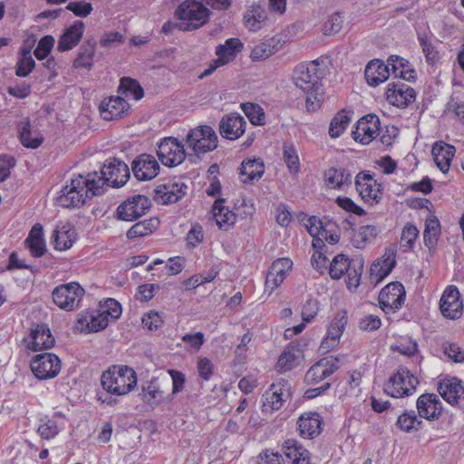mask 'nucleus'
I'll return each mask as SVG.
<instances>
[{
    "instance_id": "a18cd8bd",
    "label": "nucleus",
    "mask_w": 464,
    "mask_h": 464,
    "mask_svg": "<svg viewBox=\"0 0 464 464\" xmlns=\"http://www.w3.org/2000/svg\"><path fill=\"white\" fill-rule=\"evenodd\" d=\"M19 140L21 143L29 149H37L44 142V137L37 134L33 137L30 121L21 122L19 125Z\"/></svg>"
},
{
    "instance_id": "b1692460",
    "label": "nucleus",
    "mask_w": 464,
    "mask_h": 464,
    "mask_svg": "<svg viewBox=\"0 0 464 464\" xmlns=\"http://www.w3.org/2000/svg\"><path fill=\"white\" fill-rule=\"evenodd\" d=\"M84 27V23L77 20L72 25L65 28L58 40L57 50L65 52L75 47L82 37Z\"/></svg>"
},
{
    "instance_id": "cd10ccee",
    "label": "nucleus",
    "mask_w": 464,
    "mask_h": 464,
    "mask_svg": "<svg viewBox=\"0 0 464 464\" xmlns=\"http://www.w3.org/2000/svg\"><path fill=\"white\" fill-rule=\"evenodd\" d=\"M169 381L160 380V378L153 377L150 382L142 386L140 395L143 401L150 405H159L164 400V386L168 385Z\"/></svg>"
},
{
    "instance_id": "5701e85b",
    "label": "nucleus",
    "mask_w": 464,
    "mask_h": 464,
    "mask_svg": "<svg viewBox=\"0 0 464 464\" xmlns=\"http://www.w3.org/2000/svg\"><path fill=\"white\" fill-rule=\"evenodd\" d=\"M101 115L105 121H114L127 114L130 105L120 96L104 99L100 104Z\"/></svg>"
},
{
    "instance_id": "ddd939ff",
    "label": "nucleus",
    "mask_w": 464,
    "mask_h": 464,
    "mask_svg": "<svg viewBox=\"0 0 464 464\" xmlns=\"http://www.w3.org/2000/svg\"><path fill=\"white\" fill-rule=\"evenodd\" d=\"M30 367L37 379H52L61 371V360L54 353H44L32 359Z\"/></svg>"
},
{
    "instance_id": "e2e57ef3",
    "label": "nucleus",
    "mask_w": 464,
    "mask_h": 464,
    "mask_svg": "<svg viewBox=\"0 0 464 464\" xmlns=\"http://www.w3.org/2000/svg\"><path fill=\"white\" fill-rule=\"evenodd\" d=\"M100 311L102 314L111 316L112 319H118L122 312L121 304L113 298H108L103 303H100Z\"/></svg>"
},
{
    "instance_id": "7c9ffc66",
    "label": "nucleus",
    "mask_w": 464,
    "mask_h": 464,
    "mask_svg": "<svg viewBox=\"0 0 464 464\" xmlns=\"http://www.w3.org/2000/svg\"><path fill=\"white\" fill-rule=\"evenodd\" d=\"M387 63L395 77L408 82H414L416 80V72L408 60L399 55H391Z\"/></svg>"
},
{
    "instance_id": "ea45409f",
    "label": "nucleus",
    "mask_w": 464,
    "mask_h": 464,
    "mask_svg": "<svg viewBox=\"0 0 464 464\" xmlns=\"http://www.w3.org/2000/svg\"><path fill=\"white\" fill-rule=\"evenodd\" d=\"M352 111H346L344 109L336 113L329 125L328 132L331 138H338L343 133L352 121Z\"/></svg>"
},
{
    "instance_id": "473e14b6",
    "label": "nucleus",
    "mask_w": 464,
    "mask_h": 464,
    "mask_svg": "<svg viewBox=\"0 0 464 464\" xmlns=\"http://www.w3.org/2000/svg\"><path fill=\"white\" fill-rule=\"evenodd\" d=\"M283 449L286 458L293 460V464H310V452L296 440H286Z\"/></svg>"
},
{
    "instance_id": "8fccbe9b",
    "label": "nucleus",
    "mask_w": 464,
    "mask_h": 464,
    "mask_svg": "<svg viewBox=\"0 0 464 464\" xmlns=\"http://www.w3.org/2000/svg\"><path fill=\"white\" fill-rule=\"evenodd\" d=\"M351 259L344 254L335 256L329 266V275L333 279L338 280L349 270Z\"/></svg>"
},
{
    "instance_id": "bf43d9fd",
    "label": "nucleus",
    "mask_w": 464,
    "mask_h": 464,
    "mask_svg": "<svg viewBox=\"0 0 464 464\" xmlns=\"http://www.w3.org/2000/svg\"><path fill=\"white\" fill-rule=\"evenodd\" d=\"M283 158L290 172L296 173L299 171V158L293 144L284 146Z\"/></svg>"
},
{
    "instance_id": "dca6fc26",
    "label": "nucleus",
    "mask_w": 464,
    "mask_h": 464,
    "mask_svg": "<svg viewBox=\"0 0 464 464\" xmlns=\"http://www.w3.org/2000/svg\"><path fill=\"white\" fill-rule=\"evenodd\" d=\"M290 383L285 379H278L271 384L270 388L263 394V411H277L282 408L288 398Z\"/></svg>"
},
{
    "instance_id": "052dcab7",
    "label": "nucleus",
    "mask_w": 464,
    "mask_h": 464,
    "mask_svg": "<svg viewBox=\"0 0 464 464\" xmlns=\"http://www.w3.org/2000/svg\"><path fill=\"white\" fill-rule=\"evenodd\" d=\"M275 53V45L267 42H262L254 46L250 53V58L252 61H262L269 58Z\"/></svg>"
},
{
    "instance_id": "58836bf2",
    "label": "nucleus",
    "mask_w": 464,
    "mask_h": 464,
    "mask_svg": "<svg viewBox=\"0 0 464 464\" xmlns=\"http://www.w3.org/2000/svg\"><path fill=\"white\" fill-rule=\"evenodd\" d=\"M423 421L418 418L415 411H404L396 420L395 426L403 432L411 433L422 428Z\"/></svg>"
},
{
    "instance_id": "774afa93",
    "label": "nucleus",
    "mask_w": 464,
    "mask_h": 464,
    "mask_svg": "<svg viewBox=\"0 0 464 464\" xmlns=\"http://www.w3.org/2000/svg\"><path fill=\"white\" fill-rule=\"evenodd\" d=\"M293 262L289 258H278L270 266V277L282 276L285 279L286 273L292 268Z\"/></svg>"
},
{
    "instance_id": "e433bc0d",
    "label": "nucleus",
    "mask_w": 464,
    "mask_h": 464,
    "mask_svg": "<svg viewBox=\"0 0 464 464\" xmlns=\"http://www.w3.org/2000/svg\"><path fill=\"white\" fill-rule=\"evenodd\" d=\"M264 172V161L261 159H253L242 161L239 173L246 177L242 180L244 183H251L255 179L258 180Z\"/></svg>"
},
{
    "instance_id": "864d4df0",
    "label": "nucleus",
    "mask_w": 464,
    "mask_h": 464,
    "mask_svg": "<svg viewBox=\"0 0 464 464\" xmlns=\"http://www.w3.org/2000/svg\"><path fill=\"white\" fill-rule=\"evenodd\" d=\"M242 110L252 124L257 126H263L266 124L265 112L258 104L250 102L243 103Z\"/></svg>"
},
{
    "instance_id": "5fc2aeb1",
    "label": "nucleus",
    "mask_w": 464,
    "mask_h": 464,
    "mask_svg": "<svg viewBox=\"0 0 464 464\" xmlns=\"http://www.w3.org/2000/svg\"><path fill=\"white\" fill-rule=\"evenodd\" d=\"M396 266V260L390 261L387 267H383L380 261H374L370 267L371 280H375V285L382 282Z\"/></svg>"
},
{
    "instance_id": "3c124183",
    "label": "nucleus",
    "mask_w": 464,
    "mask_h": 464,
    "mask_svg": "<svg viewBox=\"0 0 464 464\" xmlns=\"http://www.w3.org/2000/svg\"><path fill=\"white\" fill-rule=\"evenodd\" d=\"M377 227L372 225L362 226L359 231L353 235L352 242L356 248H363L367 242L377 236Z\"/></svg>"
},
{
    "instance_id": "0eeeda50",
    "label": "nucleus",
    "mask_w": 464,
    "mask_h": 464,
    "mask_svg": "<svg viewBox=\"0 0 464 464\" xmlns=\"http://www.w3.org/2000/svg\"><path fill=\"white\" fill-rule=\"evenodd\" d=\"M151 208L150 199L140 194L122 201L117 208L115 217L119 220L132 222L144 216Z\"/></svg>"
},
{
    "instance_id": "f3484780",
    "label": "nucleus",
    "mask_w": 464,
    "mask_h": 464,
    "mask_svg": "<svg viewBox=\"0 0 464 464\" xmlns=\"http://www.w3.org/2000/svg\"><path fill=\"white\" fill-rule=\"evenodd\" d=\"M385 95L387 102L398 108H406L416 99L415 90L401 81L388 83Z\"/></svg>"
},
{
    "instance_id": "4d7b16f0",
    "label": "nucleus",
    "mask_w": 464,
    "mask_h": 464,
    "mask_svg": "<svg viewBox=\"0 0 464 464\" xmlns=\"http://www.w3.org/2000/svg\"><path fill=\"white\" fill-rule=\"evenodd\" d=\"M37 432L42 439H53L59 433L56 420L48 419L47 417L41 419V424L37 429Z\"/></svg>"
},
{
    "instance_id": "4c0bfd02",
    "label": "nucleus",
    "mask_w": 464,
    "mask_h": 464,
    "mask_svg": "<svg viewBox=\"0 0 464 464\" xmlns=\"http://www.w3.org/2000/svg\"><path fill=\"white\" fill-rule=\"evenodd\" d=\"M326 185L340 189L343 185L352 184V175L345 169L330 168L324 171Z\"/></svg>"
},
{
    "instance_id": "393cba45",
    "label": "nucleus",
    "mask_w": 464,
    "mask_h": 464,
    "mask_svg": "<svg viewBox=\"0 0 464 464\" xmlns=\"http://www.w3.org/2000/svg\"><path fill=\"white\" fill-rule=\"evenodd\" d=\"M390 66L382 60L374 59L368 63L364 70V77L367 83L376 87L388 80L390 76Z\"/></svg>"
},
{
    "instance_id": "338daca9",
    "label": "nucleus",
    "mask_w": 464,
    "mask_h": 464,
    "mask_svg": "<svg viewBox=\"0 0 464 464\" xmlns=\"http://www.w3.org/2000/svg\"><path fill=\"white\" fill-rule=\"evenodd\" d=\"M335 203L343 210L350 213H353L359 217H362L366 214L365 210L362 208L358 206L352 198L348 197L339 196L335 199Z\"/></svg>"
},
{
    "instance_id": "39448f33",
    "label": "nucleus",
    "mask_w": 464,
    "mask_h": 464,
    "mask_svg": "<svg viewBox=\"0 0 464 464\" xmlns=\"http://www.w3.org/2000/svg\"><path fill=\"white\" fill-rule=\"evenodd\" d=\"M101 177L96 176L98 186L104 185L113 188L122 187L130 179V173L128 165L116 158L108 159L101 169Z\"/></svg>"
},
{
    "instance_id": "9d476101",
    "label": "nucleus",
    "mask_w": 464,
    "mask_h": 464,
    "mask_svg": "<svg viewBox=\"0 0 464 464\" xmlns=\"http://www.w3.org/2000/svg\"><path fill=\"white\" fill-rule=\"evenodd\" d=\"M157 155L161 163L169 168L181 164L186 159L184 145L173 137H166L160 141Z\"/></svg>"
},
{
    "instance_id": "f8f14e48",
    "label": "nucleus",
    "mask_w": 464,
    "mask_h": 464,
    "mask_svg": "<svg viewBox=\"0 0 464 464\" xmlns=\"http://www.w3.org/2000/svg\"><path fill=\"white\" fill-rule=\"evenodd\" d=\"M406 292L403 285L398 281L385 285L380 292L378 301L380 307L385 313L396 312L404 304Z\"/></svg>"
},
{
    "instance_id": "de8ad7c7",
    "label": "nucleus",
    "mask_w": 464,
    "mask_h": 464,
    "mask_svg": "<svg viewBox=\"0 0 464 464\" xmlns=\"http://www.w3.org/2000/svg\"><path fill=\"white\" fill-rule=\"evenodd\" d=\"M324 222L316 216H311L307 218L305 223L306 229L310 236L313 237L312 246L314 249H324L326 248L324 243L319 238L320 230L323 227Z\"/></svg>"
},
{
    "instance_id": "f704fd0d",
    "label": "nucleus",
    "mask_w": 464,
    "mask_h": 464,
    "mask_svg": "<svg viewBox=\"0 0 464 464\" xmlns=\"http://www.w3.org/2000/svg\"><path fill=\"white\" fill-rule=\"evenodd\" d=\"M96 44L97 42L94 38L87 39L82 44L78 55L73 62L74 68H84L87 70L92 68Z\"/></svg>"
},
{
    "instance_id": "4468645a",
    "label": "nucleus",
    "mask_w": 464,
    "mask_h": 464,
    "mask_svg": "<svg viewBox=\"0 0 464 464\" xmlns=\"http://www.w3.org/2000/svg\"><path fill=\"white\" fill-rule=\"evenodd\" d=\"M187 190L188 186L183 181L171 179L154 188L153 198L164 205L176 203L185 197Z\"/></svg>"
},
{
    "instance_id": "13d9d810",
    "label": "nucleus",
    "mask_w": 464,
    "mask_h": 464,
    "mask_svg": "<svg viewBox=\"0 0 464 464\" xmlns=\"http://www.w3.org/2000/svg\"><path fill=\"white\" fill-rule=\"evenodd\" d=\"M418 235L419 230L414 225L407 224L404 227L401 237V246L404 252H407L413 247Z\"/></svg>"
},
{
    "instance_id": "1a4fd4ad",
    "label": "nucleus",
    "mask_w": 464,
    "mask_h": 464,
    "mask_svg": "<svg viewBox=\"0 0 464 464\" xmlns=\"http://www.w3.org/2000/svg\"><path fill=\"white\" fill-rule=\"evenodd\" d=\"M218 142L216 131L208 125L190 130L187 135V143L197 155L213 151L218 148Z\"/></svg>"
},
{
    "instance_id": "f03ea898",
    "label": "nucleus",
    "mask_w": 464,
    "mask_h": 464,
    "mask_svg": "<svg viewBox=\"0 0 464 464\" xmlns=\"http://www.w3.org/2000/svg\"><path fill=\"white\" fill-rule=\"evenodd\" d=\"M319 65L318 60L301 63L293 72L295 84L306 94L305 106L308 111H314L320 107L324 93L322 80L325 73Z\"/></svg>"
},
{
    "instance_id": "412c9836",
    "label": "nucleus",
    "mask_w": 464,
    "mask_h": 464,
    "mask_svg": "<svg viewBox=\"0 0 464 464\" xmlns=\"http://www.w3.org/2000/svg\"><path fill=\"white\" fill-rule=\"evenodd\" d=\"M348 319L345 311L338 313L332 320L327 329V336L323 340L320 349L324 353H328L339 343L343 330L347 324Z\"/></svg>"
},
{
    "instance_id": "79ce46f5",
    "label": "nucleus",
    "mask_w": 464,
    "mask_h": 464,
    "mask_svg": "<svg viewBox=\"0 0 464 464\" xmlns=\"http://www.w3.org/2000/svg\"><path fill=\"white\" fill-rule=\"evenodd\" d=\"M363 264L364 260L362 256H355L351 259L349 270L345 271V275H347L346 286L349 290H355L359 286Z\"/></svg>"
},
{
    "instance_id": "69168bd1",
    "label": "nucleus",
    "mask_w": 464,
    "mask_h": 464,
    "mask_svg": "<svg viewBox=\"0 0 464 464\" xmlns=\"http://www.w3.org/2000/svg\"><path fill=\"white\" fill-rule=\"evenodd\" d=\"M291 348L292 343L287 346V349L278 358L277 365L281 371H290L296 364L297 356Z\"/></svg>"
},
{
    "instance_id": "603ef678",
    "label": "nucleus",
    "mask_w": 464,
    "mask_h": 464,
    "mask_svg": "<svg viewBox=\"0 0 464 464\" xmlns=\"http://www.w3.org/2000/svg\"><path fill=\"white\" fill-rule=\"evenodd\" d=\"M325 363H327V361L319 360L308 369L304 375V382L307 385H314L327 378L323 369L325 367Z\"/></svg>"
},
{
    "instance_id": "2f4dec72",
    "label": "nucleus",
    "mask_w": 464,
    "mask_h": 464,
    "mask_svg": "<svg viewBox=\"0 0 464 464\" xmlns=\"http://www.w3.org/2000/svg\"><path fill=\"white\" fill-rule=\"evenodd\" d=\"M438 391L441 397L450 404L459 403V400H464V384L457 378L440 383Z\"/></svg>"
},
{
    "instance_id": "37998d69",
    "label": "nucleus",
    "mask_w": 464,
    "mask_h": 464,
    "mask_svg": "<svg viewBox=\"0 0 464 464\" xmlns=\"http://www.w3.org/2000/svg\"><path fill=\"white\" fill-rule=\"evenodd\" d=\"M266 17V12L260 5H252L244 14V23L250 31L256 32Z\"/></svg>"
},
{
    "instance_id": "6e6552de",
    "label": "nucleus",
    "mask_w": 464,
    "mask_h": 464,
    "mask_svg": "<svg viewBox=\"0 0 464 464\" xmlns=\"http://www.w3.org/2000/svg\"><path fill=\"white\" fill-rule=\"evenodd\" d=\"M84 289L77 283L71 282L56 286L53 293V303L64 311H73L84 295Z\"/></svg>"
},
{
    "instance_id": "c9c22d12",
    "label": "nucleus",
    "mask_w": 464,
    "mask_h": 464,
    "mask_svg": "<svg viewBox=\"0 0 464 464\" xmlns=\"http://www.w3.org/2000/svg\"><path fill=\"white\" fill-rule=\"evenodd\" d=\"M53 244L56 250L62 251L69 249L76 239V232L71 225H63L53 230Z\"/></svg>"
},
{
    "instance_id": "09e8293b",
    "label": "nucleus",
    "mask_w": 464,
    "mask_h": 464,
    "mask_svg": "<svg viewBox=\"0 0 464 464\" xmlns=\"http://www.w3.org/2000/svg\"><path fill=\"white\" fill-rule=\"evenodd\" d=\"M119 92L125 96H132L136 101L140 100L144 96V91L140 82L130 77H122L121 79Z\"/></svg>"
},
{
    "instance_id": "7ed1b4c3",
    "label": "nucleus",
    "mask_w": 464,
    "mask_h": 464,
    "mask_svg": "<svg viewBox=\"0 0 464 464\" xmlns=\"http://www.w3.org/2000/svg\"><path fill=\"white\" fill-rule=\"evenodd\" d=\"M97 172L89 173L86 177L78 175L71 179V183L63 187L58 197L55 198L56 205L74 208L82 206L89 193L92 196L103 194L102 186L96 183Z\"/></svg>"
},
{
    "instance_id": "bb28decb",
    "label": "nucleus",
    "mask_w": 464,
    "mask_h": 464,
    "mask_svg": "<svg viewBox=\"0 0 464 464\" xmlns=\"http://www.w3.org/2000/svg\"><path fill=\"white\" fill-rule=\"evenodd\" d=\"M455 152V147L444 141H437L433 145L431 153L437 167L442 173L446 174L450 170Z\"/></svg>"
},
{
    "instance_id": "c03bdc74",
    "label": "nucleus",
    "mask_w": 464,
    "mask_h": 464,
    "mask_svg": "<svg viewBox=\"0 0 464 464\" xmlns=\"http://www.w3.org/2000/svg\"><path fill=\"white\" fill-rule=\"evenodd\" d=\"M440 234V223L439 219L431 216L426 219L423 232L424 244L429 248H434Z\"/></svg>"
},
{
    "instance_id": "20e7f679",
    "label": "nucleus",
    "mask_w": 464,
    "mask_h": 464,
    "mask_svg": "<svg viewBox=\"0 0 464 464\" xmlns=\"http://www.w3.org/2000/svg\"><path fill=\"white\" fill-rule=\"evenodd\" d=\"M211 12L202 4L201 1L185 0L179 5L174 15L182 21L179 24V30L193 31L202 27L208 20Z\"/></svg>"
},
{
    "instance_id": "a211bd4d",
    "label": "nucleus",
    "mask_w": 464,
    "mask_h": 464,
    "mask_svg": "<svg viewBox=\"0 0 464 464\" xmlns=\"http://www.w3.org/2000/svg\"><path fill=\"white\" fill-rule=\"evenodd\" d=\"M160 169L157 160L145 153L136 157L131 163L133 175L140 181L153 179L159 174Z\"/></svg>"
},
{
    "instance_id": "aec40b11",
    "label": "nucleus",
    "mask_w": 464,
    "mask_h": 464,
    "mask_svg": "<svg viewBox=\"0 0 464 464\" xmlns=\"http://www.w3.org/2000/svg\"><path fill=\"white\" fill-rule=\"evenodd\" d=\"M441 314L448 318L457 319L462 314V303L456 286L450 285L442 294L440 301Z\"/></svg>"
},
{
    "instance_id": "9b49d317",
    "label": "nucleus",
    "mask_w": 464,
    "mask_h": 464,
    "mask_svg": "<svg viewBox=\"0 0 464 464\" xmlns=\"http://www.w3.org/2000/svg\"><path fill=\"white\" fill-rule=\"evenodd\" d=\"M356 191L365 203L378 204L382 200V186L373 179L370 171H360L354 180Z\"/></svg>"
},
{
    "instance_id": "a878e982",
    "label": "nucleus",
    "mask_w": 464,
    "mask_h": 464,
    "mask_svg": "<svg viewBox=\"0 0 464 464\" xmlns=\"http://www.w3.org/2000/svg\"><path fill=\"white\" fill-rule=\"evenodd\" d=\"M30 336L32 341L28 343V347L33 351L46 350L54 345V337L50 328L44 324H39L32 329Z\"/></svg>"
},
{
    "instance_id": "f257e3e1",
    "label": "nucleus",
    "mask_w": 464,
    "mask_h": 464,
    "mask_svg": "<svg viewBox=\"0 0 464 464\" xmlns=\"http://www.w3.org/2000/svg\"><path fill=\"white\" fill-rule=\"evenodd\" d=\"M103 392H97L102 404L114 406L118 400L112 396H122L130 392L137 385L135 371L127 365H111L101 376Z\"/></svg>"
},
{
    "instance_id": "49530a36",
    "label": "nucleus",
    "mask_w": 464,
    "mask_h": 464,
    "mask_svg": "<svg viewBox=\"0 0 464 464\" xmlns=\"http://www.w3.org/2000/svg\"><path fill=\"white\" fill-rule=\"evenodd\" d=\"M433 398H436L434 393H424L420 395L416 401V407L420 418L429 420H436L435 411H432Z\"/></svg>"
},
{
    "instance_id": "423d86ee",
    "label": "nucleus",
    "mask_w": 464,
    "mask_h": 464,
    "mask_svg": "<svg viewBox=\"0 0 464 464\" xmlns=\"http://www.w3.org/2000/svg\"><path fill=\"white\" fill-rule=\"evenodd\" d=\"M418 384V379L407 368L401 367L384 384V392L394 398L409 396Z\"/></svg>"
},
{
    "instance_id": "0e129e2a",
    "label": "nucleus",
    "mask_w": 464,
    "mask_h": 464,
    "mask_svg": "<svg viewBox=\"0 0 464 464\" xmlns=\"http://www.w3.org/2000/svg\"><path fill=\"white\" fill-rule=\"evenodd\" d=\"M54 38L52 35L42 37L34 50L35 57L40 61L47 58L54 45Z\"/></svg>"
},
{
    "instance_id": "4be33fe9",
    "label": "nucleus",
    "mask_w": 464,
    "mask_h": 464,
    "mask_svg": "<svg viewBox=\"0 0 464 464\" xmlns=\"http://www.w3.org/2000/svg\"><path fill=\"white\" fill-rule=\"evenodd\" d=\"M108 318L101 311H85L80 313L77 317L76 327L81 332L97 333L105 329L108 325Z\"/></svg>"
},
{
    "instance_id": "c85d7f7f",
    "label": "nucleus",
    "mask_w": 464,
    "mask_h": 464,
    "mask_svg": "<svg viewBox=\"0 0 464 464\" xmlns=\"http://www.w3.org/2000/svg\"><path fill=\"white\" fill-rule=\"evenodd\" d=\"M299 433L303 438L314 439L321 433V417L317 412H305L297 421Z\"/></svg>"
},
{
    "instance_id": "a19ab883",
    "label": "nucleus",
    "mask_w": 464,
    "mask_h": 464,
    "mask_svg": "<svg viewBox=\"0 0 464 464\" xmlns=\"http://www.w3.org/2000/svg\"><path fill=\"white\" fill-rule=\"evenodd\" d=\"M160 219L157 218H150L142 221L135 223L128 231L127 237L134 239L136 237H145L158 228Z\"/></svg>"
},
{
    "instance_id": "c756f323",
    "label": "nucleus",
    "mask_w": 464,
    "mask_h": 464,
    "mask_svg": "<svg viewBox=\"0 0 464 464\" xmlns=\"http://www.w3.org/2000/svg\"><path fill=\"white\" fill-rule=\"evenodd\" d=\"M225 201V198H217L212 206V213L218 227L227 231L235 224L237 216L227 207L224 206Z\"/></svg>"
},
{
    "instance_id": "72a5a7b5",
    "label": "nucleus",
    "mask_w": 464,
    "mask_h": 464,
    "mask_svg": "<svg viewBox=\"0 0 464 464\" xmlns=\"http://www.w3.org/2000/svg\"><path fill=\"white\" fill-rule=\"evenodd\" d=\"M243 44L238 38H228L225 44H219L216 48V54L218 56L215 63L226 64L233 60L237 53L241 52Z\"/></svg>"
},
{
    "instance_id": "2eb2a0df",
    "label": "nucleus",
    "mask_w": 464,
    "mask_h": 464,
    "mask_svg": "<svg viewBox=\"0 0 464 464\" xmlns=\"http://www.w3.org/2000/svg\"><path fill=\"white\" fill-rule=\"evenodd\" d=\"M380 119L376 114L371 113L358 120L354 130L352 131V137L355 141L367 145L380 134Z\"/></svg>"
},
{
    "instance_id": "680f3d73",
    "label": "nucleus",
    "mask_w": 464,
    "mask_h": 464,
    "mask_svg": "<svg viewBox=\"0 0 464 464\" xmlns=\"http://www.w3.org/2000/svg\"><path fill=\"white\" fill-rule=\"evenodd\" d=\"M337 227L334 222L324 223L320 230L319 238L322 239L323 243L334 245L340 239V235L337 233Z\"/></svg>"
},
{
    "instance_id": "6e6d98bb",
    "label": "nucleus",
    "mask_w": 464,
    "mask_h": 464,
    "mask_svg": "<svg viewBox=\"0 0 464 464\" xmlns=\"http://www.w3.org/2000/svg\"><path fill=\"white\" fill-rule=\"evenodd\" d=\"M418 40L422 48L426 62L430 65H434L440 60L439 52L426 35L419 36Z\"/></svg>"
},
{
    "instance_id": "6ab92c4d",
    "label": "nucleus",
    "mask_w": 464,
    "mask_h": 464,
    "mask_svg": "<svg viewBox=\"0 0 464 464\" xmlns=\"http://www.w3.org/2000/svg\"><path fill=\"white\" fill-rule=\"evenodd\" d=\"M218 127L220 135L223 138L235 140L245 133L246 121L238 113H229L222 117Z\"/></svg>"
}]
</instances>
